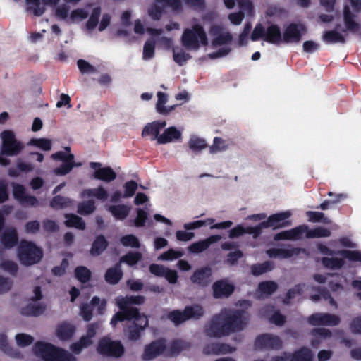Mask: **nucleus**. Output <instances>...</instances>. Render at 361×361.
Here are the masks:
<instances>
[{"label":"nucleus","mask_w":361,"mask_h":361,"mask_svg":"<svg viewBox=\"0 0 361 361\" xmlns=\"http://www.w3.org/2000/svg\"><path fill=\"white\" fill-rule=\"evenodd\" d=\"M248 319V315L242 310H224L212 317L204 326V332L209 338H220L244 329Z\"/></svg>","instance_id":"nucleus-1"},{"label":"nucleus","mask_w":361,"mask_h":361,"mask_svg":"<svg viewBox=\"0 0 361 361\" xmlns=\"http://www.w3.org/2000/svg\"><path fill=\"white\" fill-rule=\"evenodd\" d=\"M143 295H126L116 298V305L119 311L116 312L111 319L110 324L115 327L118 322L131 321L135 317L146 315L140 312V309L133 305H142L145 302Z\"/></svg>","instance_id":"nucleus-2"},{"label":"nucleus","mask_w":361,"mask_h":361,"mask_svg":"<svg viewBox=\"0 0 361 361\" xmlns=\"http://www.w3.org/2000/svg\"><path fill=\"white\" fill-rule=\"evenodd\" d=\"M32 350L44 361H75L73 355L64 349L44 341L36 342Z\"/></svg>","instance_id":"nucleus-3"},{"label":"nucleus","mask_w":361,"mask_h":361,"mask_svg":"<svg viewBox=\"0 0 361 361\" xmlns=\"http://www.w3.org/2000/svg\"><path fill=\"white\" fill-rule=\"evenodd\" d=\"M181 44L188 50H198L200 45L208 44V39L204 27L195 24L191 28L184 30L181 36Z\"/></svg>","instance_id":"nucleus-4"},{"label":"nucleus","mask_w":361,"mask_h":361,"mask_svg":"<svg viewBox=\"0 0 361 361\" xmlns=\"http://www.w3.org/2000/svg\"><path fill=\"white\" fill-rule=\"evenodd\" d=\"M18 257L22 264L31 266L41 261L43 251L33 242L22 240L18 247Z\"/></svg>","instance_id":"nucleus-5"},{"label":"nucleus","mask_w":361,"mask_h":361,"mask_svg":"<svg viewBox=\"0 0 361 361\" xmlns=\"http://www.w3.org/2000/svg\"><path fill=\"white\" fill-rule=\"evenodd\" d=\"M2 144L1 154L5 156H16L23 149V144L18 141L11 130H6L1 133Z\"/></svg>","instance_id":"nucleus-6"},{"label":"nucleus","mask_w":361,"mask_h":361,"mask_svg":"<svg viewBox=\"0 0 361 361\" xmlns=\"http://www.w3.org/2000/svg\"><path fill=\"white\" fill-rule=\"evenodd\" d=\"M132 323L127 326L123 332L128 340L138 341L144 330L149 326V319L147 315L136 316L132 319Z\"/></svg>","instance_id":"nucleus-7"},{"label":"nucleus","mask_w":361,"mask_h":361,"mask_svg":"<svg viewBox=\"0 0 361 361\" xmlns=\"http://www.w3.org/2000/svg\"><path fill=\"white\" fill-rule=\"evenodd\" d=\"M53 160L61 161L63 163L60 166L54 169V173L57 176H65L69 173L75 166H80V164H76L74 161V154H67L63 151H59L51 155Z\"/></svg>","instance_id":"nucleus-8"},{"label":"nucleus","mask_w":361,"mask_h":361,"mask_svg":"<svg viewBox=\"0 0 361 361\" xmlns=\"http://www.w3.org/2000/svg\"><path fill=\"white\" fill-rule=\"evenodd\" d=\"M97 350L102 355L121 357L124 353V347L120 341H111L104 337L99 340Z\"/></svg>","instance_id":"nucleus-9"},{"label":"nucleus","mask_w":361,"mask_h":361,"mask_svg":"<svg viewBox=\"0 0 361 361\" xmlns=\"http://www.w3.org/2000/svg\"><path fill=\"white\" fill-rule=\"evenodd\" d=\"M290 215L289 212H286L269 216L267 221H262L257 225L259 228V235H261L263 228L272 227L274 229H278L290 225V223L286 221Z\"/></svg>","instance_id":"nucleus-10"},{"label":"nucleus","mask_w":361,"mask_h":361,"mask_svg":"<svg viewBox=\"0 0 361 361\" xmlns=\"http://www.w3.org/2000/svg\"><path fill=\"white\" fill-rule=\"evenodd\" d=\"M255 347L259 350H279L282 348V341L278 336L263 334L256 338Z\"/></svg>","instance_id":"nucleus-11"},{"label":"nucleus","mask_w":361,"mask_h":361,"mask_svg":"<svg viewBox=\"0 0 361 361\" xmlns=\"http://www.w3.org/2000/svg\"><path fill=\"white\" fill-rule=\"evenodd\" d=\"M212 288V295L215 299L228 298L235 290L234 285L226 279L216 281Z\"/></svg>","instance_id":"nucleus-12"},{"label":"nucleus","mask_w":361,"mask_h":361,"mask_svg":"<svg viewBox=\"0 0 361 361\" xmlns=\"http://www.w3.org/2000/svg\"><path fill=\"white\" fill-rule=\"evenodd\" d=\"M166 350V342L164 339H158L146 345L142 358L145 361L152 360L161 355Z\"/></svg>","instance_id":"nucleus-13"},{"label":"nucleus","mask_w":361,"mask_h":361,"mask_svg":"<svg viewBox=\"0 0 361 361\" xmlns=\"http://www.w3.org/2000/svg\"><path fill=\"white\" fill-rule=\"evenodd\" d=\"M305 27L302 24L290 23L283 33V42L285 43L299 42Z\"/></svg>","instance_id":"nucleus-14"},{"label":"nucleus","mask_w":361,"mask_h":361,"mask_svg":"<svg viewBox=\"0 0 361 361\" xmlns=\"http://www.w3.org/2000/svg\"><path fill=\"white\" fill-rule=\"evenodd\" d=\"M90 166L94 169L93 177L97 180L109 183L116 178V173L110 166L102 167L100 162H90Z\"/></svg>","instance_id":"nucleus-15"},{"label":"nucleus","mask_w":361,"mask_h":361,"mask_svg":"<svg viewBox=\"0 0 361 361\" xmlns=\"http://www.w3.org/2000/svg\"><path fill=\"white\" fill-rule=\"evenodd\" d=\"M212 276V268L209 266H205L196 269L190 279L192 283L205 288L210 283Z\"/></svg>","instance_id":"nucleus-16"},{"label":"nucleus","mask_w":361,"mask_h":361,"mask_svg":"<svg viewBox=\"0 0 361 361\" xmlns=\"http://www.w3.org/2000/svg\"><path fill=\"white\" fill-rule=\"evenodd\" d=\"M305 250L300 247L286 248H270L267 250V254L270 258L288 259L295 255H298Z\"/></svg>","instance_id":"nucleus-17"},{"label":"nucleus","mask_w":361,"mask_h":361,"mask_svg":"<svg viewBox=\"0 0 361 361\" xmlns=\"http://www.w3.org/2000/svg\"><path fill=\"white\" fill-rule=\"evenodd\" d=\"M279 288V285L274 281H263L259 283L256 289L257 298H267L273 295Z\"/></svg>","instance_id":"nucleus-18"},{"label":"nucleus","mask_w":361,"mask_h":361,"mask_svg":"<svg viewBox=\"0 0 361 361\" xmlns=\"http://www.w3.org/2000/svg\"><path fill=\"white\" fill-rule=\"evenodd\" d=\"M290 232L291 240L316 238V228L309 229V226L305 224L290 229Z\"/></svg>","instance_id":"nucleus-19"},{"label":"nucleus","mask_w":361,"mask_h":361,"mask_svg":"<svg viewBox=\"0 0 361 361\" xmlns=\"http://www.w3.org/2000/svg\"><path fill=\"white\" fill-rule=\"evenodd\" d=\"M166 126V121H154L152 123H148L142 129V136L146 137L152 135V140H157L159 137V133L162 128Z\"/></svg>","instance_id":"nucleus-20"},{"label":"nucleus","mask_w":361,"mask_h":361,"mask_svg":"<svg viewBox=\"0 0 361 361\" xmlns=\"http://www.w3.org/2000/svg\"><path fill=\"white\" fill-rule=\"evenodd\" d=\"M343 15L345 28L342 29L341 31L343 32L349 31L354 33L358 32L360 29V25L354 20L355 16L352 13L348 5H345L343 8Z\"/></svg>","instance_id":"nucleus-21"},{"label":"nucleus","mask_w":361,"mask_h":361,"mask_svg":"<svg viewBox=\"0 0 361 361\" xmlns=\"http://www.w3.org/2000/svg\"><path fill=\"white\" fill-rule=\"evenodd\" d=\"M221 238L219 235H213L204 240L197 241L191 244L188 250L192 253H200L206 250L212 244L218 242Z\"/></svg>","instance_id":"nucleus-22"},{"label":"nucleus","mask_w":361,"mask_h":361,"mask_svg":"<svg viewBox=\"0 0 361 361\" xmlns=\"http://www.w3.org/2000/svg\"><path fill=\"white\" fill-rule=\"evenodd\" d=\"M1 245L6 249L14 247L18 243V235L14 228H10L4 231L0 238Z\"/></svg>","instance_id":"nucleus-23"},{"label":"nucleus","mask_w":361,"mask_h":361,"mask_svg":"<svg viewBox=\"0 0 361 361\" xmlns=\"http://www.w3.org/2000/svg\"><path fill=\"white\" fill-rule=\"evenodd\" d=\"M75 326L68 322H63L58 324L56 330V334L57 337L63 341L71 340L75 333Z\"/></svg>","instance_id":"nucleus-24"},{"label":"nucleus","mask_w":361,"mask_h":361,"mask_svg":"<svg viewBox=\"0 0 361 361\" xmlns=\"http://www.w3.org/2000/svg\"><path fill=\"white\" fill-rule=\"evenodd\" d=\"M264 41L272 44L279 45L283 42V35L276 24H271L266 30Z\"/></svg>","instance_id":"nucleus-25"},{"label":"nucleus","mask_w":361,"mask_h":361,"mask_svg":"<svg viewBox=\"0 0 361 361\" xmlns=\"http://www.w3.org/2000/svg\"><path fill=\"white\" fill-rule=\"evenodd\" d=\"M182 133L176 127L171 126L166 128L162 134L157 137L159 144H166L181 138Z\"/></svg>","instance_id":"nucleus-26"},{"label":"nucleus","mask_w":361,"mask_h":361,"mask_svg":"<svg viewBox=\"0 0 361 361\" xmlns=\"http://www.w3.org/2000/svg\"><path fill=\"white\" fill-rule=\"evenodd\" d=\"M123 273L121 268L120 263H116L113 267L109 268L105 274L104 279L106 282L111 285H116L123 278Z\"/></svg>","instance_id":"nucleus-27"},{"label":"nucleus","mask_w":361,"mask_h":361,"mask_svg":"<svg viewBox=\"0 0 361 361\" xmlns=\"http://www.w3.org/2000/svg\"><path fill=\"white\" fill-rule=\"evenodd\" d=\"M245 233L253 235L255 238H257L259 236V228L257 227V226L244 228L242 225H237L234 228H231L229 231L228 236L230 238H235Z\"/></svg>","instance_id":"nucleus-28"},{"label":"nucleus","mask_w":361,"mask_h":361,"mask_svg":"<svg viewBox=\"0 0 361 361\" xmlns=\"http://www.w3.org/2000/svg\"><path fill=\"white\" fill-rule=\"evenodd\" d=\"M109 246V242L103 235H97L94 240L90 249L92 256L100 255Z\"/></svg>","instance_id":"nucleus-29"},{"label":"nucleus","mask_w":361,"mask_h":361,"mask_svg":"<svg viewBox=\"0 0 361 361\" xmlns=\"http://www.w3.org/2000/svg\"><path fill=\"white\" fill-rule=\"evenodd\" d=\"M186 320H199L204 314L203 307L198 304L187 305L184 308Z\"/></svg>","instance_id":"nucleus-30"},{"label":"nucleus","mask_w":361,"mask_h":361,"mask_svg":"<svg viewBox=\"0 0 361 361\" xmlns=\"http://www.w3.org/2000/svg\"><path fill=\"white\" fill-rule=\"evenodd\" d=\"M341 322L338 316L329 313H317V326H338Z\"/></svg>","instance_id":"nucleus-31"},{"label":"nucleus","mask_w":361,"mask_h":361,"mask_svg":"<svg viewBox=\"0 0 361 361\" xmlns=\"http://www.w3.org/2000/svg\"><path fill=\"white\" fill-rule=\"evenodd\" d=\"M340 28L341 25H337L335 30L325 32L323 35L324 41L328 44H344L345 42V37L338 32V30H340Z\"/></svg>","instance_id":"nucleus-32"},{"label":"nucleus","mask_w":361,"mask_h":361,"mask_svg":"<svg viewBox=\"0 0 361 361\" xmlns=\"http://www.w3.org/2000/svg\"><path fill=\"white\" fill-rule=\"evenodd\" d=\"M46 310V305L44 303H30L21 309L20 313L24 316L38 317L42 314Z\"/></svg>","instance_id":"nucleus-33"},{"label":"nucleus","mask_w":361,"mask_h":361,"mask_svg":"<svg viewBox=\"0 0 361 361\" xmlns=\"http://www.w3.org/2000/svg\"><path fill=\"white\" fill-rule=\"evenodd\" d=\"M157 98L158 100L156 104V110L159 114L166 116L175 109V105L165 106V104L168 101V96L166 93L158 92Z\"/></svg>","instance_id":"nucleus-34"},{"label":"nucleus","mask_w":361,"mask_h":361,"mask_svg":"<svg viewBox=\"0 0 361 361\" xmlns=\"http://www.w3.org/2000/svg\"><path fill=\"white\" fill-rule=\"evenodd\" d=\"M288 355L289 361H312V351L307 347H302Z\"/></svg>","instance_id":"nucleus-35"},{"label":"nucleus","mask_w":361,"mask_h":361,"mask_svg":"<svg viewBox=\"0 0 361 361\" xmlns=\"http://www.w3.org/2000/svg\"><path fill=\"white\" fill-rule=\"evenodd\" d=\"M108 211L118 220L125 219L130 213V207L125 204L111 205Z\"/></svg>","instance_id":"nucleus-36"},{"label":"nucleus","mask_w":361,"mask_h":361,"mask_svg":"<svg viewBox=\"0 0 361 361\" xmlns=\"http://www.w3.org/2000/svg\"><path fill=\"white\" fill-rule=\"evenodd\" d=\"M327 195L329 197H334V198L331 200H324L319 204V207H317V208H320L322 210H327L332 208L333 206L341 202L342 200L346 199L348 197L346 194L340 193L334 195L332 192H329Z\"/></svg>","instance_id":"nucleus-37"},{"label":"nucleus","mask_w":361,"mask_h":361,"mask_svg":"<svg viewBox=\"0 0 361 361\" xmlns=\"http://www.w3.org/2000/svg\"><path fill=\"white\" fill-rule=\"evenodd\" d=\"M73 202V200L69 197L56 195L50 201V207L55 210H59L71 207Z\"/></svg>","instance_id":"nucleus-38"},{"label":"nucleus","mask_w":361,"mask_h":361,"mask_svg":"<svg viewBox=\"0 0 361 361\" xmlns=\"http://www.w3.org/2000/svg\"><path fill=\"white\" fill-rule=\"evenodd\" d=\"M190 345L188 342L179 339L173 340L169 345L168 355L169 356L178 355L183 350L189 349Z\"/></svg>","instance_id":"nucleus-39"},{"label":"nucleus","mask_w":361,"mask_h":361,"mask_svg":"<svg viewBox=\"0 0 361 361\" xmlns=\"http://www.w3.org/2000/svg\"><path fill=\"white\" fill-rule=\"evenodd\" d=\"M65 225L68 228H75L79 230H85L86 225L83 219L73 214H66Z\"/></svg>","instance_id":"nucleus-40"},{"label":"nucleus","mask_w":361,"mask_h":361,"mask_svg":"<svg viewBox=\"0 0 361 361\" xmlns=\"http://www.w3.org/2000/svg\"><path fill=\"white\" fill-rule=\"evenodd\" d=\"M274 269L273 263L266 261L263 263H257L251 266L250 272L255 276H259L263 274L271 271Z\"/></svg>","instance_id":"nucleus-41"},{"label":"nucleus","mask_w":361,"mask_h":361,"mask_svg":"<svg viewBox=\"0 0 361 361\" xmlns=\"http://www.w3.org/2000/svg\"><path fill=\"white\" fill-rule=\"evenodd\" d=\"M322 263L324 267L331 270L341 269L345 265L344 259L337 257H322Z\"/></svg>","instance_id":"nucleus-42"},{"label":"nucleus","mask_w":361,"mask_h":361,"mask_svg":"<svg viewBox=\"0 0 361 361\" xmlns=\"http://www.w3.org/2000/svg\"><path fill=\"white\" fill-rule=\"evenodd\" d=\"M75 277L82 283H87L92 276L91 271L85 266H78L74 271Z\"/></svg>","instance_id":"nucleus-43"},{"label":"nucleus","mask_w":361,"mask_h":361,"mask_svg":"<svg viewBox=\"0 0 361 361\" xmlns=\"http://www.w3.org/2000/svg\"><path fill=\"white\" fill-rule=\"evenodd\" d=\"M96 209L95 202L93 200L83 201L78 204V213L80 215H89Z\"/></svg>","instance_id":"nucleus-44"},{"label":"nucleus","mask_w":361,"mask_h":361,"mask_svg":"<svg viewBox=\"0 0 361 361\" xmlns=\"http://www.w3.org/2000/svg\"><path fill=\"white\" fill-rule=\"evenodd\" d=\"M101 11L100 6H97L92 9L91 15L86 23V27L88 30H93L96 28L99 23Z\"/></svg>","instance_id":"nucleus-45"},{"label":"nucleus","mask_w":361,"mask_h":361,"mask_svg":"<svg viewBox=\"0 0 361 361\" xmlns=\"http://www.w3.org/2000/svg\"><path fill=\"white\" fill-rule=\"evenodd\" d=\"M304 284H296L292 288H290L283 300V303L285 305H289L290 300L295 298L296 295H300L303 292Z\"/></svg>","instance_id":"nucleus-46"},{"label":"nucleus","mask_w":361,"mask_h":361,"mask_svg":"<svg viewBox=\"0 0 361 361\" xmlns=\"http://www.w3.org/2000/svg\"><path fill=\"white\" fill-rule=\"evenodd\" d=\"M188 146L192 151L197 152L205 149L207 145L204 139L193 136L190 138Z\"/></svg>","instance_id":"nucleus-47"},{"label":"nucleus","mask_w":361,"mask_h":361,"mask_svg":"<svg viewBox=\"0 0 361 361\" xmlns=\"http://www.w3.org/2000/svg\"><path fill=\"white\" fill-rule=\"evenodd\" d=\"M337 254L349 261L361 262V252L359 250H341Z\"/></svg>","instance_id":"nucleus-48"},{"label":"nucleus","mask_w":361,"mask_h":361,"mask_svg":"<svg viewBox=\"0 0 361 361\" xmlns=\"http://www.w3.org/2000/svg\"><path fill=\"white\" fill-rule=\"evenodd\" d=\"M142 258V255L139 252H129L123 256L120 262L126 263L129 266L135 265Z\"/></svg>","instance_id":"nucleus-49"},{"label":"nucleus","mask_w":361,"mask_h":361,"mask_svg":"<svg viewBox=\"0 0 361 361\" xmlns=\"http://www.w3.org/2000/svg\"><path fill=\"white\" fill-rule=\"evenodd\" d=\"M167 317L176 325L181 324L187 321L184 310L183 311L179 310H172L168 314Z\"/></svg>","instance_id":"nucleus-50"},{"label":"nucleus","mask_w":361,"mask_h":361,"mask_svg":"<svg viewBox=\"0 0 361 361\" xmlns=\"http://www.w3.org/2000/svg\"><path fill=\"white\" fill-rule=\"evenodd\" d=\"M155 42L152 39H148L145 42L143 47L142 58L144 60H149L154 56Z\"/></svg>","instance_id":"nucleus-51"},{"label":"nucleus","mask_w":361,"mask_h":361,"mask_svg":"<svg viewBox=\"0 0 361 361\" xmlns=\"http://www.w3.org/2000/svg\"><path fill=\"white\" fill-rule=\"evenodd\" d=\"M120 241L125 247H131L135 248H139L140 247L138 238L133 234H128L121 237Z\"/></svg>","instance_id":"nucleus-52"},{"label":"nucleus","mask_w":361,"mask_h":361,"mask_svg":"<svg viewBox=\"0 0 361 361\" xmlns=\"http://www.w3.org/2000/svg\"><path fill=\"white\" fill-rule=\"evenodd\" d=\"M30 143L44 151H49L51 149V141L49 139L33 138Z\"/></svg>","instance_id":"nucleus-53"},{"label":"nucleus","mask_w":361,"mask_h":361,"mask_svg":"<svg viewBox=\"0 0 361 361\" xmlns=\"http://www.w3.org/2000/svg\"><path fill=\"white\" fill-rule=\"evenodd\" d=\"M173 57L174 61L179 66H182L191 58V56L189 54L185 53L183 49L176 52V49H173Z\"/></svg>","instance_id":"nucleus-54"},{"label":"nucleus","mask_w":361,"mask_h":361,"mask_svg":"<svg viewBox=\"0 0 361 361\" xmlns=\"http://www.w3.org/2000/svg\"><path fill=\"white\" fill-rule=\"evenodd\" d=\"M137 183L133 180L126 182L123 185L124 193L123 197L125 198L133 197L137 189Z\"/></svg>","instance_id":"nucleus-55"},{"label":"nucleus","mask_w":361,"mask_h":361,"mask_svg":"<svg viewBox=\"0 0 361 361\" xmlns=\"http://www.w3.org/2000/svg\"><path fill=\"white\" fill-rule=\"evenodd\" d=\"M232 35L227 32L221 33L219 36L214 37L212 40V45L214 47L229 44L232 41Z\"/></svg>","instance_id":"nucleus-56"},{"label":"nucleus","mask_w":361,"mask_h":361,"mask_svg":"<svg viewBox=\"0 0 361 361\" xmlns=\"http://www.w3.org/2000/svg\"><path fill=\"white\" fill-rule=\"evenodd\" d=\"M15 338L18 345L20 347L28 346L34 341V338L26 334H18L16 335Z\"/></svg>","instance_id":"nucleus-57"},{"label":"nucleus","mask_w":361,"mask_h":361,"mask_svg":"<svg viewBox=\"0 0 361 361\" xmlns=\"http://www.w3.org/2000/svg\"><path fill=\"white\" fill-rule=\"evenodd\" d=\"M69 266V262L66 258H63L59 266H55L51 269V274L54 276H62Z\"/></svg>","instance_id":"nucleus-58"},{"label":"nucleus","mask_w":361,"mask_h":361,"mask_svg":"<svg viewBox=\"0 0 361 361\" xmlns=\"http://www.w3.org/2000/svg\"><path fill=\"white\" fill-rule=\"evenodd\" d=\"M266 30L261 23H257L250 36V39L253 42L257 41L260 39L264 40Z\"/></svg>","instance_id":"nucleus-59"},{"label":"nucleus","mask_w":361,"mask_h":361,"mask_svg":"<svg viewBox=\"0 0 361 361\" xmlns=\"http://www.w3.org/2000/svg\"><path fill=\"white\" fill-rule=\"evenodd\" d=\"M215 219L212 218H209L204 221L203 220H197L193 222H190L188 224H185L184 225V228L187 230H193L198 228H200L205 225H211L214 222Z\"/></svg>","instance_id":"nucleus-60"},{"label":"nucleus","mask_w":361,"mask_h":361,"mask_svg":"<svg viewBox=\"0 0 361 361\" xmlns=\"http://www.w3.org/2000/svg\"><path fill=\"white\" fill-rule=\"evenodd\" d=\"M27 5L32 4L34 7H28L35 16H41L45 12V8L40 6V0H25Z\"/></svg>","instance_id":"nucleus-61"},{"label":"nucleus","mask_w":361,"mask_h":361,"mask_svg":"<svg viewBox=\"0 0 361 361\" xmlns=\"http://www.w3.org/2000/svg\"><path fill=\"white\" fill-rule=\"evenodd\" d=\"M77 65L80 73L82 74L97 72L96 68L84 59L78 60Z\"/></svg>","instance_id":"nucleus-62"},{"label":"nucleus","mask_w":361,"mask_h":361,"mask_svg":"<svg viewBox=\"0 0 361 361\" xmlns=\"http://www.w3.org/2000/svg\"><path fill=\"white\" fill-rule=\"evenodd\" d=\"M1 267L2 269L8 272L12 276H16L18 270V264L11 260L3 261L1 263Z\"/></svg>","instance_id":"nucleus-63"},{"label":"nucleus","mask_w":361,"mask_h":361,"mask_svg":"<svg viewBox=\"0 0 361 361\" xmlns=\"http://www.w3.org/2000/svg\"><path fill=\"white\" fill-rule=\"evenodd\" d=\"M148 218L147 212L140 208L137 209V216L134 220V224L136 227H142Z\"/></svg>","instance_id":"nucleus-64"}]
</instances>
